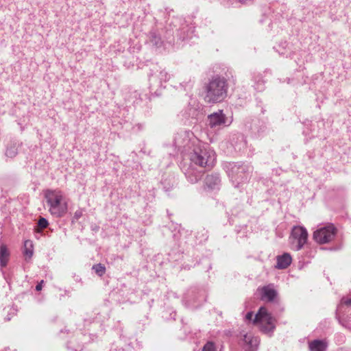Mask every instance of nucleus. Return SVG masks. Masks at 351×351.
Listing matches in <instances>:
<instances>
[{
  "label": "nucleus",
  "mask_w": 351,
  "mask_h": 351,
  "mask_svg": "<svg viewBox=\"0 0 351 351\" xmlns=\"http://www.w3.org/2000/svg\"><path fill=\"white\" fill-rule=\"evenodd\" d=\"M45 198L49 212L56 217H62L68 211V199L64 193L58 189H48L45 191Z\"/></svg>",
  "instance_id": "obj_1"
},
{
  "label": "nucleus",
  "mask_w": 351,
  "mask_h": 351,
  "mask_svg": "<svg viewBox=\"0 0 351 351\" xmlns=\"http://www.w3.org/2000/svg\"><path fill=\"white\" fill-rule=\"evenodd\" d=\"M227 94V85L224 79L215 78L208 84L206 88L205 101L207 103L220 102Z\"/></svg>",
  "instance_id": "obj_2"
},
{
  "label": "nucleus",
  "mask_w": 351,
  "mask_h": 351,
  "mask_svg": "<svg viewBox=\"0 0 351 351\" xmlns=\"http://www.w3.org/2000/svg\"><path fill=\"white\" fill-rule=\"evenodd\" d=\"M191 160L199 167L213 166L216 156L215 152L208 147L195 149L191 154Z\"/></svg>",
  "instance_id": "obj_3"
},
{
  "label": "nucleus",
  "mask_w": 351,
  "mask_h": 351,
  "mask_svg": "<svg viewBox=\"0 0 351 351\" xmlns=\"http://www.w3.org/2000/svg\"><path fill=\"white\" fill-rule=\"evenodd\" d=\"M253 323L265 333H269L275 328V319L268 313L265 307L260 308L253 319Z\"/></svg>",
  "instance_id": "obj_4"
},
{
  "label": "nucleus",
  "mask_w": 351,
  "mask_h": 351,
  "mask_svg": "<svg viewBox=\"0 0 351 351\" xmlns=\"http://www.w3.org/2000/svg\"><path fill=\"white\" fill-rule=\"evenodd\" d=\"M308 239V232L306 228L302 226H295L292 229L290 237L291 247L298 251L304 246Z\"/></svg>",
  "instance_id": "obj_5"
},
{
  "label": "nucleus",
  "mask_w": 351,
  "mask_h": 351,
  "mask_svg": "<svg viewBox=\"0 0 351 351\" xmlns=\"http://www.w3.org/2000/svg\"><path fill=\"white\" fill-rule=\"evenodd\" d=\"M336 234V228L332 224L319 228L313 233L314 240L320 244L331 241Z\"/></svg>",
  "instance_id": "obj_6"
},
{
  "label": "nucleus",
  "mask_w": 351,
  "mask_h": 351,
  "mask_svg": "<svg viewBox=\"0 0 351 351\" xmlns=\"http://www.w3.org/2000/svg\"><path fill=\"white\" fill-rule=\"evenodd\" d=\"M208 125L213 129L229 126L232 119L228 118L222 110H218L208 116Z\"/></svg>",
  "instance_id": "obj_7"
},
{
  "label": "nucleus",
  "mask_w": 351,
  "mask_h": 351,
  "mask_svg": "<svg viewBox=\"0 0 351 351\" xmlns=\"http://www.w3.org/2000/svg\"><path fill=\"white\" fill-rule=\"evenodd\" d=\"M239 343L243 351H256L259 340L250 332H241Z\"/></svg>",
  "instance_id": "obj_8"
},
{
  "label": "nucleus",
  "mask_w": 351,
  "mask_h": 351,
  "mask_svg": "<svg viewBox=\"0 0 351 351\" xmlns=\"http://www.w3.org/2000/svg\"><path fill=\"white\" fill-rule=\"evenodd\" d=\"M261 293V300L267 302H272L277 296V291L273 285H269L259 289Z\"/></svg>",
  "instance_id": "obj_9"
},
{
  "label": "nucleus",
  "mask_w": 351,
  "mask_h": 351,
  "mask_svg": "<svg viewBox=\"0 0 351 351\" xmlns=\"http://www.w3.org/2000/svg\"><path fill=\"white\" fill-rule=\"evenodd\" d=\"M292 258L288 253H285L281 256H277V264L276 267L278 269H285L291 263Z\"/></svg>",
  "instance_id": "obj_10"
},
{
  "label": "nucleus",
  "mask_w": 351,
  "mask_h": 351,
  "mask_svg": "<svg viewBox=\"0 0 351 351\" xmlns=\"http://www.w3.org/2000/svg\"><path fill=\"white\" fill-rule=\"evenodd\" d=\"M310 351H326L327 343L323 340H314L308 343Z\"/></svg>",
  "instance_id": "obj_11"
},
{
  "label": "nucleus",
  "mask_w": 351,
  "mask_h": 351,
  "mask_svg": "<svg viewBox=\"0 0 351 351\" xmlns=\"http://www.w3.org/2000/svg\"><path fill=\"white\" fill-rule=\"evenodd\" d=\"M10 257V252L7 247L2 244L0 246V266L5 267Z\"/></svg>",
  "instance_id": "obj_12"
},
{
  "label": "nucleus",
  "mask_w": 351,
  "mask_h": 351,
  "mask_svg": "<svg viewBox=\"0 0 351 351\" xmlns=\"http://www.w3.org/2000/svg\"><path fill=\"white\" fill-rule=\"evenodd\" d=\"M220 182V178L217 175H208L205 178V184L209 189H214Z\"/></svg>",
  "instance_id": "obj_13"
},
{
  "label": "nucleus",
  "mask_w": 351,
  "mask_h": 351,
  "mask_svg": "<svg viewBox=\"0 0 351 351\" xmlns=\"http://www.w3.org/2000/svg\"><path fill=\"white\" fill-rule=\"evenodd\" d=\"M24 255L25 259L29 260L33 256V244L31 241H25L24 243Z\"/></svg>",
  "instance_id": "obj_14"
},
{
  "label": "nucleus",
  "mask_w": 351,
  "mask_h": 351,
  "mask_svg": "<svg viewBox=\"0 0 351 351\" xmlns=\"http://www.w3.org/2000/svg\"><path fill=\"white\" fill-rule=\"evenodd\" d=\"M93 269L95 270V273L99 276L104 275L106 271L105 267L103 266L101 264H97L94 265Z\"/></svg>",
  "instance_id": "obj_15"
},
{
  "label": "nucleus",
  "mask_w": 351,
  "mask_h": 351,
  "mask_svg": "<svg viewBox=\"0 0 351 351\" xmlns=\"http://www.w3.org/2000/svg\"><path fill=\"white\" fill-rule=\"evenodd\" d=\"M187 177L191 183H195V182H197L201 178V173H198V174H197V175L195 174L193 176L192 173L189 171L187 173Z\"/></svg>",
  "instance_id": "obj_16"
},
{
  "label": "nucleus",
  "mask_w": 351,
  "mask_h": 351,
  "mask_svg": "<svg viewBox=\"0 0 351 351\" xmlns=\"http://www.w3.org/2000/svg\"><path fill=\"white\" fill-rule=\"evenodd\" d=\"M16 154H17V148L15 146L10 147L8 148L6 150V155L8 157H10V158L14 157L16 155Z\"/></svg>",
  "instance_id": "obj_17"
},
{
  "label": "nucleus",
  "mask_w": 351,
  "mask_h": 351,
  "mask_svg": "<svg viewBox=\"0 0 351 351\" xmlns=\"http://www.w3.org/2000/svg\"><path fill=\"white\" fill-rule=\"evenodd\" d=\"M202 351H216V348L213 342H208L204 346Z\"/></svg>",
  "instance_id": "obj_18"
},
{
  "label": "nucleus",
  "mask_w": 351,
  "mask_h": 351,
  "mask_svg": "<svg viewBox=\"0 0 351 351\" xmlns=\"http://www.w3.org/2000/svg\"><path fill=\"white\" fill-rule=\"evenodd\" d=\"M159 77L161 81L167 82L169 80L170 75L168 74L167 71H161L160 73Z\"/></svg>",
  "instance_id": "obj_19"
},
{
  "label": "nucleus",
  "mask_w": 351,
  "mask_h": 351,
  "mask_svg": "<svg viewBox=\"0 0 351 351\" xmlns=\"http://www.w3.org/2000/svg\"><path fill=\"white\" fill-rule=\"evenodd\" d=\"M38 224L39 227H40L41 228H45L48 226V221L46 219L41 217L38 220Z\"/></svg>",
  "instance_id": "obj_20"
},
{
  "label": "nucleus",
  "mask_w": 351,
  "mask_h": 351,
  "mask_svg": "<svg viewBox=\"0 0 351 351\" xmlns=\"http://www.w3.org/2000/svg\"><path fill=\"white\" fill-rule=\"evenodd\" d=\"M83 212L82 210H77L75 212L73 218L75 220H78L82 216Z\"/></svg>",
  "instance_id": "obj_21"
},
{
  "label": "nucleus",
  "mask_w": 351,
  "mask_h": 351,
  "mask_svg": "<svg viewBox=\"0 0 351 351\" xmlns=\"http://www.w3.org/2000/svg\"><path fill=\"white\" fill-rule=\"evenodd\" d=\"M341 303L347 306H351V298H342Z\"/></svg>",
  "instance_id": "obj_22"
},
{
  "label": "nucleus",
  "mask_w": 351,
  "mask_h": 351,
  "mask_svg": "<svg viewBox=\"0 0 351 351\" xmlns=\"http://www.w3.org/2000/svg\"><path fill=\"white\" fill-rule=\"evenodd\" d=\"M253 316H254L253 313H252V312H249V313H247V315H246V316H245V319H246L247 320H250H250H252V319Z\"/></svg>",
  "instance_id": "obj_23"
},
{
  "label": "nucleus",
  "mask_w": 351,
  "mask_h": 351,
  "mask_svg": "<svg viewBox=\"0 0 351 351\" xmlns=\"http://www.w3.org/2000/svg\"><path fill=\"white\" fill-rule=\"evenodd\" d=\"M43 280H42L40 283H38L36 287V289L37 291H40L42 289V287H43Z\"/></svg>",
  "instance_id": "obj_24"
}]
</instances>
